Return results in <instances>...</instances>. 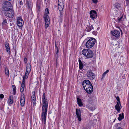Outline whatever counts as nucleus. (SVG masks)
I'll use <instances>...</instances> for the list:
<instances>
[{
  "label": "nucleus",
  "instance_id": "1",
  "mask_svg": "<svg viewBox=\"0 0 129 129\" xmlns=\"http://www.w3.org/2000/svg\"><path fill=\"white\" fill-rule=\"evenodd\" d=\"M42 101L43 106L42 108L41 118L42 123H43L44 124H45L46 123L48 105L47 100L45 99V95L44 93H43Z\"/></svg>",
  "mask_w": 129,
  "mask_h": 129
},
{
  "label": "nucleus",
  "instance_id": "2",
  "mask_svg": "<svg viewBox=\"0 0 129 129\" xmlns=\"http://www.w3.org/2000/svg\"><path fill=\"white\" fill-rule=\"evenodd\" d=\"M82 85L84 90L87 93L90 94L92 92L93 87L89 80H84L82 83Z\"/></svg>",
  "mask_w": 129,
  "mask_h": 129
},
{
  "label": "nucleus",
  "instance_id": "3",
  "mask_svg": "<svg viewBox=\"0 0 129 129\" xmlns=\"http://www.w3.org/2000/svg\"><path fill=\"white\" fill-rule=\"evenodd\" d=\"M82 53L87 58H92L93 55V53L92 50L88 49H83L82 51Z\"/></svg>",
  "mask_w": 129,
  "mask_h": 129
},
{
  "label": "nucleus",
  "instance_id": "4",
  "mask_svg": "<svg viewBox=\"0 0 129 129\" xmlns=\"http://www.w3.org/2000/svg\"><path fill=\"white\" fill-rule=\"evenodd\" d=\"M3 7V10L4 12H8L13 9V6L11 3L8 1H5Z\"/></svg>",
  "mask_w": 129,
  "mask_h": 129
},
{
  "label": "nucleus",
  "instance_id": "5",
  "mask_svg": "<svg viewBox=\"0 0 129 129\" xmlns=\"http://www.w3.org/2000/svg\"><path fill=\"white\" fill-rule=\"evenodd\" d=\"M95 42V39L93 38L89 39L86 42V47L88 48H92L94 45Z\"/></svg>",
  "mask_w": 129,
  "mask_h": 129
},
{
  "label": "nucleus",
  "instance_id": "6",
  "mask_svg": "<svg viewBox=\"0 0 129 129\" xmlns=\"http://www.w3.org/2000/svg\"><path fill=\"white\" fill-rule=\"evenodd\" d=\"M4 13L5 16L10 18H13L14 15V11L12 9L8 12H4Z\"/></svg>",
  "mask_w": 129,
  "mask_h": 129
},
{
  "label": "nucleus",
  "instance_id": "7",
  "mask_svg": "<svg viewBox=\"0 0 129 129\" xmlns=\"http://www.w3.org/2000/svg\"><path fill=\"white\" fill-rule=\"evenodd\" d=\"M86 75L88 79L91 80L94 79L95 77V74L91 70L88 71Z\"/></svg>",
  "mask_w": 129,
  "mask_h": 129
},
{
  "label": "nucleus",
  "instance_id": "8",
  "mask_svg": "<svg viewBox=\"0 0 129 129\" xmlns=\"http://www.w3.org/2000/svg\"><path fill=\"white\" fill-rule=\"evenodd\" d=\"M64 6V4H58V8L60 12V20H62L63 16L62 12Z\"/></svg>",
  "mask_w": 129,
  "mask_h": 129
},
{
  "label": "nucleus",
  "instance_id": "9",
  "mask_svg": "<svg viewBox=\"0 0 129 129\" xmlns=\"http://www.w3.org/2000/svg\"><path fill=\"white\" fill-rule=\"evenodd\" d=\"M17 25L20 27H22L24 24V21L21 18L19 17L17 20Z\"/></svg>",
  "mask_w": 129,
  "mask_h": 129
},
{
  "label": "nucleus",
  "instance_id": "10",
  "mask_svg": "<svg viewBox=\"0 0 129 129\" xmlns=\"http://www.w3.org/2000/svg\"><path fill=\"white\" fill-rule=\"evenodd\" d=\"M76 114L78 120L80 121L81 120V111L79 109H77L76 110Z\"/></svg>",
  "mask_w": 129,
  "mask_h": 129
},
{
  "label": "nucleus",
  "instance_id": "11",
  "mask_svg": "<svg viewBox=\"0 0 129 129\" xmlns=\"http://www.w3.org/2000/svg\"><path fill=\"white\" fill-rule=\"evenodd\" d=\"M111 33L113 36L118 38L120 36V33L118 30H114L111 31Z\"/></svg>",
  "mask_w": 129,
  "mask_h": 129
},
{
  "label": "nucleus",
  "instance_id": "12",
  "mask_svg": "<svg viewBox=\"0 0 129 129\" xmlns=\"http://www.w3.org/2000/svg\"><path fill=\"white\" fill-rule=\"evenodd\" d=\"M90 17L93 20L97 17L96 12L94 10L91 11L90 12Z\"/></svg>",
  "mask_w": 129,
  "mask_h": 129
},
{
  "label": "nucleus",
  "instance_id": "13",
  "mask_svg": "<svg viewBox=\"0 0 129 129\" xmlns=\"http://www.w3.org/2000/svg\"><path fill=\"white\" fill-rule=\"evenodd\" d=\"M20 102L21 106H23L25 104V98L24 94L21 95L20 99Z\"/></svg>",
  "mask_w": 129,
  "mask_h": 129
},
{
  "label": "nucleus",
  "instance_id": "14",
  "mask_svg": "<svg viewBox=\"0 0 129 129\" xmlns=\"http://www.w3.org/2000/svg\"><path fill=\"white\" fill-rule=\"evenodd\" d=\"M5 46L6 48V50L8 54L9 55L11 54L10 50L9 47V44L7 43H5Z\"/></svg>",
  "mask_w": 129,
  "mask_h": 129
},
{
  "label": "nucleus",
  "instance_id": "15",
  "mask_svg": "<svg viewBox=\"0 0 129 129\" xmlns=\"http://www.w3.org/2000/svg\"><path fill=\"white\" fill-rule=\"evenodd\" d=\"M26 4L28 9H30L31 8L32 6V3L30 0H27Z\"/></svg>",
  "mask_w": 129,
  "mask_h": 129
},
{
  "label": "nucleus",
  "instance_id": "16",
  "mask_svg": "<svg viewBox=\"0 0 129 129\" xmlns=\"http://www.w3.org/2000/svg\"><path fill=\"white\" fill-rule=\"evenodd\" d=\"M44 15V18L45 20V23H50V19L48 15Z\"/></svg>",
  "mask_w": 129,
  "mask_h": 129
},
{
  "label": "nucleus",
  "instance_id": "17",
  "mask_svg": "<svg viewBox=\"0 0 129 129\" xmlns=\"http://www.w3.org/2000/svg\"><path fill=\"white\" fill-rule=\"evenodd\" d=\"M31 101L34 103H35L36 101V98L35 94V92L34 91L33 93L31 96Z\"/></svg>",
  "mask_w": 129,
  "mask_h": 129
},
{
  "label": "nucleus",
  "instance_id": "18",
  "mask_svg": "<svg viewBox=\"0 0 129 129\" xmlns=\"http://www.w3.org/2000/svg\"><path fill=\"white\" fill-rule=\"evenodd\" d=\"M77 102L78 104L80 107H81L83 106V104L80 99L77 98Z\"/></svg>",
  "mask_w": 129,
  "mask_h": 129
},
{
  "label": "nucleus",
  "instance_id": "19",
  "mask_svg": "<svg viewBox=\"0 0 129 129\" xmlns=\"http://www.w3.org/2000/svg\"><path fill=\"white\" fill-rule=\"evenodd\" d=\"M93 28V27L92 26V25H88L86 27L85 30L89 32Z\"/></svg>",
  "mask_w": 129,
  "mask_h": 129
},
{
  "label": "nucleus",
  "instance_id": "20",
  "mask_svg": "<svg viewBox=\"0 0 129 129\" xmlns=\"http://www.w3.org/2000/svg\"><path fill=\"white\" fill-rule=\"evenodd\" d=\"M115 109L118 112H120L121 109L120 108L119 104V103L117 102V104L115 106Z\"/></svg>",
  "mask_w": 129,
  "mask_h": 129
},
{
  "label": "nucleus",
  "instance_id": "21",
  "mask_svg": "<svg viewBox=\"0 0 129 129\" xmlns=\"http://www.w3.org/2000/svg\"><path fill=\"white\" fill-rule=\"evenodd\" d=\"M89 109L91 111H93L96 108L95 107L94 105H93L91 104L89 107Z\"/></svg>",
  "mask_w": 129,
  "mask_h": 129
},
{
  "label": "nucleus",
  "instance_id": "22",
  "mask_svg": "<svg viewBox=\"0 0 129 129\" xmlns=\"http://www.w3.org/2000/svg\"><path fill=\"white\" fill-rule=\"evenodd\" d=\"M124 118V115L123 113H122V115L120 114L119 115V117L118 118V120L119 121H120Z\"/></svg>",
  "mask_w": 129,
  "mask_h": 129
},
{
  "label": "nucleus",
  "instance_id": "23",
  "mask_svg": "<svg viewBox=\"0 0 129 129\" xmlns=\"http://www.w3.org/2000/svg\"><path fill=\"white\" fill-rule=\"evenodd\" d=\"M13 96L12 95H11L9 96L8 100L9 103L12 104L13 103Z\"/></svg>",
  "mask_w": 129,
  "mask_h": 129
},
{
  "label": "nucleus",
  "instance_id": "24",
  "mask_svg": "<svg viewBox=\"0 0 129 129\" xmlns=\"http://www.w3.org/2000/svg\"><path fill=\"white\" fill-rule=\"evenodd\" d=\"M79 69L80 70H82L83 68V64L80 59L79 60Z\"/></svg>",
  "mask_w": 129,
  "mask_h": 129
},
{
  "label": "nucleus",
  "instance_id": "25",
  "mask_svg": "<svg viewBox=\"0 0 129 129\" xmlns=\"http://www.w3.org/2000/svg\"><path fill=\"white\" fill-rule=\"evenodd\" d=\"M117 22H120L122 21L123 20L124 18H123V15H122V16L120 17H118L117 18Z\"/></svg>",
  "mask_w": 129,
  "mask_h": 129
},
{
  "label": "nucleus",
  "instance_id": "26",
  "mask_svg": "<svg viewBox=\"0 0 129 129\" xmlns=\"http://www.w3.org/2000/svg\"><path fill=\"white\" fill-rule=\"evenodd\" d=\"M109 70H107L106 71V72H105L103 73L102 76V77L101 78V79H103V78L105 76L106 74H107V73H108L109 72Z\"/></svg>",
  "mask_w": 129,
  "mask_h": 129
},
{
  "label": "nucleus",
  "instance_id": "27",
  "mask_svg": "<svg viewBox=\"0 0 129 129\" xmlns=\"http://www.w3.org/2000/svg\"><path fill=\"white\" fill-rule=\"evenodd\" d=\"M114 7L117 9H118L120 8V4L117 3H115L114 4Z\"/></svg>",
  "mask_w": 129,
  "mask_h": 129
},
{
  "label": "nucleus",
  "instance_id": "28",
  "mask_svg": "<svg viewBox=\"0 0 129 129\" xmlns=\"http://www.w3.org/2000/svg\"><path fill=\"white\" fill-rule=\"evenodd\" d=\"M13 90V94L15 95V94L16 90V86L14 85H12Z\"/></svg>",
  "mask_w": 129,
  "mask_h": 129
},
{
  "label": "nucleus",
  "instance_id": "29",
  "mask_svg": "<svg viewBox=\"0 0 129 129\" xmlns=\"http://www.w3.org/2000/svg\"><path fill=\"white\" fill-rule=\"evenodd\" d=\"M5 73L6 75L9 76V70L8 68H6L5 69Z\"/></svg>",
  "mask_w": 129,
  "mask_h": 129
},
{
  "label": "nucleus",
  "instance_id": "30",
  "mask_svg": "<svg viewBox=\"0 0 129 129\" xmlns=\"http://www.w3.org/2000/svg\"><path fill=\"white\" fill-rule=\"evenodd\" d=\"M24 84H21L20 89V91L21 92H22L23 91L24 89Z\"/></svg>",
  "mask_w": 129,
  "mask_h": 129
},
{
  "label": "nucleus",
  "instance_id": "31",
  "mask_svg": "<svg viewBox=\"0 0 129 129\" xmlns=\"http://www.w3.org/2000/svg\"><path fill=\"white\" fill-rule=\"evenodd\" d=\"M64 0H58V4H64Z\"/></svg>",
  "mask_w": 129,
  "mask_h": 129
},
{
  "label": "nucleus",
  "instance_id": "32",
  "mask_svg": "<svg viewBox=\"0 0 129 129\" xmlns=\"http://www.w3.org/2000/svg\"><path fill=\"white\" fill-rule=\"evenodd\" d=\"M31 67L30 64H27L26 66V69L29 71H31Z\"/></svg>",
  "mask_w": 129,
  "mask_h": 129
},
{
  "label": "nucleus",
  "instance_id": "33",
  "mask_svg": "<svg viewBox=\"0 0 129 129\" xmlns=\"http://www.w3.org/2000/svg\"><path fill=\"white\" fill-rule=\"evenodd\" d=\"M46 13L44 15H48V14L49 13V10L48 8H46L45 10Z\"/></svg>",
  "mask_w": 129,
  "mask_h": 129
},
{
  "label": "nucleus",
  "instance_id": "34",
  "mask_svg": "<svg viewBox=\"0 0 129 129\" xmlns=\"http://www.w3.org/2000/svg\"><path fill=\"white\" fill-rule=\"evenodd\" d=\"M7 23V20L6 19L4 20L2 23L3 25H4Z\"/></svg>",
  "mask_w": 129,
  "mask_h": 129
},
{
  "label": "nucleus",
  "instance_id": "35",
  "mask_svg": "<svg viewBox=\"0 0 129 129\" xmlns=\"http://www.w3.org/2000/svg\"><path fill=\"white\" fill-rule=\"evenodd\" d=\"M117 100L118 101V102H119L120 104V102L119 100V96H118L116 98Z\"/></svg>",
  "mask_w": 129,
  "mask_h": 129
},
{
  "label": "nucleus",
  "instance_id": "36",
  "mask_svg": "<svg viewBox=\"0 0 129 129\" xmlns=\"http://www.w3.org/2000/svg\"><path fill=\"white\" fill-rule=\"evenodd\" d=\"M50 23H45V28H47L48 26H49V24Z\"/></svg>",
  "mask_w": 129,
  "mask_h": 129
},
{
  "label": "nucleus",
  "instance_id": "37",
  "mask_svg": "<svg viewBox=\"0 0 129 129\" xmlns=\"http://www.w3.org/2000/svg\"><path fill=\"white\" fill-rule=\"evenodd\" d=\"M24 62L25 63H27V59L25 57L24 58Z\"/></svg>",
  "mask_w": 129,
  "mask_h": 129
},
{
  "label": "nucleus",
  "instance_id": "38",
  "mask_svg": "<svg viewBox=\"0 0 129 129\" xmlns=\"http://www.w3.org/2000/svg\"><path fill=\"white\" fill-rule=\"evenodd\" d=\"M93 2L95 4L97 3L98 2V0H92Z\"/></svg>",
  "mask_w": 129,
  "mask_h": 129
},
{
  "label": "nucleus",
  "instance_id": "39",
  "mask_svg": "<svg viewBox=\"0 0 129 129\" xmlns=\"http://www.w3.org/2000/svg\"><path fill=\"white\" fill-rule=\"evenodd\" d=\"M4 97V95L3 94H1L0 95V98L1 99H3Z\"/></svg>",
  "mask_w": 129,
  "mask_h": 129
},
{
  "label": "nucleus",
  "instance_id": "40",
  "mask_svg": "<svg viewBox=\"0 0 129 129\" xmlns=\"http://www.w3.org/2000/svg\"><path fill=\"white\" fill-rule=\"evenodd\" d=\"M93 34L94 35H96L97 34V32L96 31H93L92 32Z\"/></svg>",
  "mask_w": 129,
  "mask_h": 129
},
{
  "label": "nucleus",
  "instance_id": "41",
  "mask_svg": "<svg viewBox=\"0 0 129 129\" xmlns=\"http://www.w3.org/2000/svg\"><path fill=\"white\" fill-rule=\"evenodd\" d=\"M56 55L58 56V52H59V50H58V48H57V49H56Z\"/></svg>",
  "mask_w": 129,
  "mask_h": 129
},
{
  "label": "nucleus",
  "instance_id": "42",
  "mask_svg": "<svg viewBox=\"0 0 129 129\" xmlns=\"http://www.w3.org/2000/svg\"><path fill=\"white\" fill-rule=\"evenodd\" d=\"M28 77L24 75L23 76V79H27L28 78Z\"/></svg>",
  "mask_w": 129,
  "mask_h": 129
},
{
  "label": "nucleus",
  "instance_id": "43",
  "mask_svg": "<svg viewBox=\"0 0 129 129\" xmlns=\"http://www.w3.org/2000/svg\"><path fill=\"white\" fill-rule=\"evenodd\" d=\"M25 79H23L22 81V84H24Z\"/></svg>",
  "mask_w": 129,
  "mask_h": 129
},
{
  "label": "nucleus",
  "instance_id": "44",
  "mask_svg": "<svg viewBox=\"0 0 129 129\" xmlns=\"http://www.w3.org/2000/svg\"><path fill=\"white\" fill-rule=\"evenodd\" d=\"M30 71H28V70H26V73H27L28 74H29V73H30Z\"/></svg>",
  "mask_w": 129,
  "mask_h": 129
},
{
  "label": "nucleus",
  "instance_id": "45",
  "mask_svg": "<svg viewBox=\"0 0 129 129\" xmlns=\"http://www.w3.org/2000/svg\"><path fill=\"white\" fill-rule=\"evenodd\" d=\"M129 0H125L126 4L127 5H128L129 3Z\"/></svg>",
  "mask_w": 129,
  "mask_h": 129
},
{
  "label": "nucleus",
  "instance_id": "46",
  "mask_svg": "<svg viewBox=\"0 0 129 129\" xmlns=\"http://www.w3.org/2000/svg\"><path fill=\"white\" fill-rule=\"evenodd\" d=\"M20 4L21 5H23V3L22 1H20Z\"/></svg>",
  "mask_w": 129,
  "mask_h": 129
},
{
  "label": "nucleus",
  "instance_id": "47",
  "mask_svg": "<svg viewBox=\"0 0 129 129\" xmlns=\"http://www.w3.org/2000/svg\"><path fill=\"white\" fill-rule=\"evenodd\" d=\"M28 75H29L27 73H25V75L26 76L28 77Z\"/></svg>",
  "mask_w": 129,
  "mask_h": 129
},
{
  "label": "nucleus",
  "instance_id": "48",
  "mask_svg": "<svg viewBox=\"0 0 129 129\" xmlns=\"http://www.w3.org/2000/svg\"><path fill=\"white\" fill-rule=\"evenodd\" d=\"M55 50L57 49V48H58V47L56 46V43H55Z\"/></svg>",
  "mask_w": 129,
  "mask_h": 129
},
{
  "label": "nucleus",
  "instance_id": "49",
  "mask_svg": "<svg viewBox=\"0 0 129 129\" xmlns=\"http://www.w3.org/2000/svg\"><path fill=\"white\" fill-rule=\"evenodd\" d=\"M116 129H123L121 127H118V128H117Z\"/></svg>",
  "mask_w": 129,
  "mask_h": 129
},
{
  "label": "nucleus",
  "instance_id": "50",
  "mask_svg": "<svg viewBox=\"0 0 129 129\" xmlns=\"http://www.w3.org/2000/svg\"><path fill=\"white\" fill-rule=\"evenodd\" d=\"M83 129H87V128H84Z\"/></svg>",
  "mask_w": 129,
  "mask_h": 129
},
{
  "label": "nucleus",
  "instance_id": "51",
  "mask_svg": "<svg viewBox=\"0 0 129 129\" xmlns=\"http://www.w3.org/2000/svg\"><path fill=\"white\" fill-rule=\"evenodd\" d=\"M116 55H116H116H114V56H116Z\"/></svg>",
  "mask_w": 129,
  "mask_h": 129
},
{
  "label": "nucleus",
  "instance_id": "52",
  "mask_svg": "<svg viewBox=\"0 0 129 129\" xmlns=\"http://www.w3.org/2000/svg\"><path fill=\"white\" fill-rule=\"evenodd\" d=\"M19 82H20V83H21V82L20 81Z\"/></svg>",
  "mask_w": 129,
  "mask_h": 129
}]
</instances>
